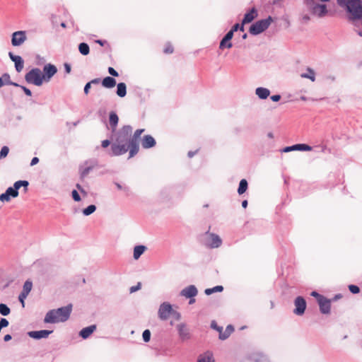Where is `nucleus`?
I'll return each instance as SVG.
<instances>
[{
    "label": "nucleus",
    "instance_id": "f257e3e1",
    "mask_svg": "<svg viewBox=\"0 0 362 362\" xmlns=\"http://www.w3.org/2000/svg\"><path fill=\"white\" fill-rule=\"evenodd\" d=\"M132 134V127L130 125H124L118 131L112 132L110 136L112 141L109 155L110 156H119L124 155L130 151V140Z\"/></svg>",
    "mask_w": 362,
    "mask_h": 362
},
{
    "label": "nucleus",
    "instance_id": "f03ea898",
    "mask_svg": "<svg viewBox=\"0 0 362 362\" xmlns=\"http://www.w3.org/2000/svg\"><path fill=\"white\" fill-rule=\"evenodd\" d=\"M71 311V304L57 309L50 310L46 313L44 322L52 324L64 322L69 318Z\"/></svg>",
    "mask_w": 362,
    "mask_h": 362
},
{
    "label": "nucleus",
    "instance_id": "7ed1b4c3",
    "mask_svg": "<svg viewBox=\"0 0 362 362\" xmlns=\"http://www.w3.org/2000/svg\"><path fill=\"white\" fill-rule=\"evenodd\" d=\"M338 4L345 7L351 15L353 20L362 19V4L361 0H338Z\"/></svg>",
    "mask_w": 362,
    "mask_h": 362
},
{
    "label": "nucleus",
    "instance_id": "20e7f679",
    "mask_svg": "<svg viewBox=\"0 0 362 362\" xmlns=\"http://www.w3.org/2000/svg\"><path fill=\"white\" fill-rule=\"evenodd\" d=\"M329 1V0H304V3L312 14L322 18L327 13V6L324 2Z\"/></svg>",
    "mask_w": 362,
    "mask_h": 362
},
{
    "label": "nucleus",
    "instance_id": "39448f33",
    "mask_svg": "<svg viewBox=\"0 0 362 362\" xmlns=\"http://www.w3.org/2000/svg\"><path fill=\"white\" fill-rule=\"evenodd\" d=\"M272 22L273 18L272 16L259 20L250 25L249 32L252 35H257L266 30Z\"/></svg>",
    "mask_w": 362,
    "mask_h": 362
},
{
    "label": "nucleus",
    "instance_id": "423d86ee",
    "mask_svg": "<svg viewBox=\"0 0 362 362\" xmlns=\"http://www.w3.org/2000/svg\"><path fill=\"white\" fill-rule=\"evenodd\" d=\"M25 80L28 83L33 84L36 86H42L44 81L42 73L38 68H33L29 71L25 76Z\"/></svg>",
    "mask_w": 362,
    "mask_h": 362
},
{
    "label": "nucleus",
    "instance_id": "0eeeda50",
    "mask_svg": "<svg viewBox=\"0 0 362 362\" xmlns=\"http://www.w3.org/2000/svg\"><path fill=\"white\" fill-rule=\"evenodd\" d=\"M144 132V129H136L134 134L131 135L130 151L129 158H132L136 155L139 151V140L141 134Z\"/></svg>",
    "mask_w": 362,
    "mask_h": 362
},
{
    "label": "nucleus",
    "instance_id": "6e6552de",
    "mask_svg": "<svg viewBox=\"0 0 362 362\" xmlns=\"http://www.w3.org/2000/svg\"><path fill=\"white\" fill-rule=\"evenodd\" d=\"M176 329L178 333L180 339L182 341L189 340L192 337L190 330L187 325L184 323H180L176 325Z\"/></svg>",
    "mask_w": 362,
    "mask_h": 362
},
{
    "label": "nucleus",
    "instance_id": "1a4fd4ad",
    "mask_svg": "<svg viewBox=\"0 0 362 362\" xmlns=\"http://www.w3.org/2000/svg\"><path fill=\"white\" fill-rule=\"evenodd\" d=\"M295 308L293 313L296 315L301 316L305 313L307 303L305 298L302 296H298L294 300Z\"/></svg>",
    "mask_w": 362,
    "mask_h": 362
},
{
    "label": "nucleus",
    "instance_id": "9d476101",
    "mask_svg": "<svg viewBox=\"0 0 362 362\" xmlns=\"http://www.w3.org/2000/svg\"><path fill=\"white\" fill-rule=\"evenodd\" d=\"M173 310L172 305L169 303L164 302L161 303L158 312L159 318L161 320H166L171 315Z\"/></svg>",
    "mask_w": 362,
    "mask_h": 362
},
{
    "label": "nucleus",
    "instance_id": "9b49d317",
    "mask_svg": "<svg viewBox=\"0 0 362 362\" xmlns=\"http://www.w3.org/2000/svg\"><path fill=\"white\" fill-rule=\"evenodd\" d=\"M27 40L25 31H16L12 34L11 44L14 47L23 45Z\"/></svg>",
    "mask_w": 362,
    "mask_h": 362
},
{
    "label": "nucleus",
    "instance_id": "f8f14e48",
    "mask_svg": "<svg viewBox=\"0 0 362 362\" xmlns=\"http://www.w3.org/2000/svg\"><path fill=\"white\" fill-rule=\"evenodd\" d=\"M57 67L52 64H45L43 67L42 77L44 81L49 82L51 78L57 74Z\"/></svg>",
    "mask_w": 362,
    "mask_h": 362
},
{
    "label": "nucleus",
    "instance_id": "ddd939ff",
    "mask_svg": "<svg viewBox=\"0 0 362 362\" xmlns=\"http://www.w3.org/2000/svg\"><path fill=\"white\" fill-rule=\"evenodd\" d=\"M241 362H272L267 356L261 354H253L243 358Z\"/></svg>",
    "mask_w": 362,
    "mask_h": 362
},
{
    "label": "nucleus",
    "instance_id": "4468645a",
    "mask_svg": "<svg viewBox=\"0 0 362 362\" xmlns=\"http://www.w3.org/2000/svg\"><path fill=\"white\" fill-rule=\"evenodd\" d=\"M206 235H209V240L206 243L207 247L210 248H218L222 244L221 238L216 234L214 233L206 232Z\"/></svg>",
    "mask_w": 362,
    "mask_h": 362
},
{
    "label": "nucleus",
    "instance_id": "2eb2a0df",
    "mask_svg": "<svg viewBox=\"0 0 362 362\" xmlns=\"http://www.w3.org/2000/svg\"><path fill=\"white\" fill-rule=\"evenodd\" d=\"M320 311L322 314L329 315L331 312L332 300L324 296L317 302Z\"/></svg>",
    "mask_w": 362,
    "mask_h": 362
},
{
    "label": "nucleus",
    "instance_id": "dca6fc26",
    "mask_svg": "<svg viewBox=\"0 0 362 362\" xmlns=\"http://www.w3.org/2000/svg\"><path fill=\"white\" fill-rule=\"evenodd\" d=\"M312 146L305 144H297L284 148L281 151L288 153L293 151H308L312 150Z\"/></svg>",
    "mask_w": 362,
    "mask_h": 362
},
{
    "label": "nucleus",
    "instance_id": "f3484780",
    "mask_svg": "<svg viewBox=\"0 0 362 362\" xmlns=\"http://www.w3.org/2000/svg\"><path fill=\"white\" fill-rule=\"evenodd\" d=\"M18 191H16L13 187H9L7 188L4 193H2L0 195V201L2 202H9L11 198H16L18 196Z\"/></svg>",
    "mask_w": 362,
    "mask_h": 362
},
{
    "label": "nucleus",
    "instance_id": "a211bd4d",
    "mask_svg": "<svg viewBox=\"0 0 362 362\" xmlns=\"http://www.w3.org/2000/svg\"><path fill=\"white\" fill-rule=\"evenodd\" d=\"M198 294V290L194 285H189L184 288L180 293L181 296L186 298H194Z\"/></svg>",
    "mask_w": 362,
    "mask_h": 362
},
{
    "label": "nucleus",
    "instance_id": "6ab92c4d",
    "mask_svg": "<svg viewBox=\"0 0 362 362\" xmlns=\"http://www.w3.org/2000/svg\"><path fill=\"white\" fill-rule=\"evenodd\" d=\"M9 58L15 64V68L17 72H21L24 66V61L21 56L15 55L12 52L8 53Z\"/></svg>",
    "mask_w": 362,
    "mask_h": 362
},
{
    "label": "nucleus",
    "instance_id": "aec40b11",
    "mask_svg": "<svg viewBox=\"0 0 362 362\" xmlns=\"http://www.w3.org/2000/svg\"><path fill=\"white\" fill-rule=\"evenodd\" d=\"M52 330H39V331H30L28 332V335L35 339H40L42 338H47L48 336L52 332Z\"/></svg>",
    "mask_w": 362,
    "mask_h": 362
},
{
    "label": "nucleus",
    "instance_id": "412c9836",
    "mask_svg": "<svg viewBox=\"0 0 362 362\" xmlns=\"http://www.w3.org/2000/svg\"><path fill=\"white\" fill-rule=\"evenodd\" d=\"M141 146L144 148H150L156 146L155 139L151 135H145L141 141Z\"/></svg>",
    "mask_w": 362,
    "mask_h": 362
},
{
    "label": "nucleus",
    "instance_id": "4be33fe9",
    "mask_svg": "<svg viewBox=\"0 0 362 362\" xmlns=\"http://www.w3.org/2000/svg\"><path fill=\"white\" fill-rule=\"evenodd\" d=\"M257 16V11L255 8H252L249 12L244 15L243 25L251 23Z\"/></svg>",
    "mask_w": 362,
    "mask_h": 362
},
{
    "label": "nucleus",
    "instance_id": "5701e85b",
    "mask_svg": "<svg viewBox=\"0 0 362 362\" xmlns=\"http://www.w3.org/2000/svg\"><path fill=\"white\" fill-rule=\"evenodd\" d=\"M95 325H92L84 327L79 332V336L83 339H86L94 332V331H95Z\"/></svg>",
    "mask_w": 362,
    "mask_h": 362
},
{
    "label": "nucleus",
    "instance_id": "b1692460",
    "mask_svg": "<svg viewBox=\"0 0 362 362\" xmlns=\"http://www.w3.org/2000/svg\"><path fill=\"white\" fill-rule=\"evenodd\" d=\"M119 117L116 112H110L109 115V123L112 129V132H115L118 124Z\"/></svg>",
    "mask_w": 362,
    "mask_h": 362
},
{
    "label": "nucleus",
    "instance_id": "393cba45",
    "mask_svg": "<svg viewBox=\"0 0 362 362\" xmlns=\"http://www.w3.org/2000/svg\"><path fill=\"white\" fill-rule=\"evenodd\" d=\"M255 94L261 100L267 99L270 95V90L264 87H258L255 89Z\"/></svg>",
    "mask_w": 362,
    "mask_h": 362
},
{
    "label": "nucleus",
    "instance_id": "a878e982",
    "mask_svg": "<svg viewBox=\"0 0 362 362\" xmlns=\"http://www.w3.org/2000/svg\"><path fill=\"white\" fill-rule=\"evenodd\" d=\"M197 362H215L213 354L210 351H206L198 356Z\"/></svg>",
    "mask_w": 362,
    "mask_h": 362
},
{
    "label": "nucleus",
    "instance_id": "bb28decb",
    "mask_svg": "<svg viewBox=\"0 0 362 362\" xmlns=\"http://www.w3.org/2000/svg\"><path fill=\"white\" fill-rule=\"evenodd\" d=\"M233 331L234 327H233V325H228L224 331L223 329L221 331V332L219 333L218 338L221 340H225L230 337V335L233 332Z\"/></svg>",
    "mask_w": 362,
    "mask_h": 362
},
{
    "label": "nucleus",
    "instance_id": "cd10ccee",
    "mask_svg": "<svg viewBox=\"0 0 362 362\" xmlns=\"http://www.w3.org/2000/svg\"><path fill=\"white\" fill-rule=\"evenodd\" d=\"M147 250V247L145 245H136L134 247V253L133 257L134 259L137 260L139 257L144 254V252Z\"/></svg>",
    "mask_w": 362,
    "mask_h": 362
},
{
    "label": "nucleus",
    "instance_id": "c85d7f7f",
    "mask_svg": "<svg viewBox=\"0 0 362 362\" xmlns=\"http://www.w3.org/2000/svg\"><path fill=\"white\" fill-rule=\"evenodd\" d=\"M102 86L107 88H112L116 85V80L111 76H106L102 81Z\"/></svg>",
    "mask_w": 362,
    "mask_h": 362
},
{
    "label": "nucleus",
    "instance_id": "c756f323",
    "mask_svg": "<svg viewBox=\"0 0 362 362\" xmlns=\"http://www.w3.org/2000/svg\"><path fill=\"white\" fill-rule=\"evenodd\" d=\"M117 95L120 98H124L127 95V86L121 82L117 84Z\"/></svg>",
    "mask_w": 362,
    "mask_h": 362
},
{
    "label": "nucleus",
    "instance_id": "7c9ffc66",
    "mask_svg": "<svg viewBox=\"0 0 362 362\" xmlns=\"http://www.w3.org/2000/svg\"><path fill=\"white\" fill-rule=\"evenodd\" d=\"M300 77L303 78H308L311 81L314 82L315 81V72L313 69L308 67L306 72L301 74Z\"/></svg>",
    "mask_w": 362,
    "mask_h": 362
},
{
    "label": "nucleus",
    "instance_id": "2f4dec72",
    "mask_svg": "<svg viewBox=\"0 0 362 362\" xmlns=\"http://www.w3.org/2000/svg\"><path fill=\"white\" fill-rule=\"evenodd\" d=\"M94 165H89V166H81L80 168V175L82 179L85 178L90 172L93 169Z\"/></svg>",
    "mask_w": 362,
    "mask_h": 362
},
{
    "label": "nucleus",
    "instance_id": "473e14b6",
    "mask_svg": "<svg viewBox=\"0 0 362 362\" xmlns=\"http://www.w3.org/2000/svg\"><path fill=\"white\" fill-rule=\"evenodd\" d=\"M248 183L245 179H242L240 181L239 186L238 188V193L240 195L245 193L247 189Z\"/></svg>",
    "mask_w": 362,
    "mask_h": 362
},
{
    "label": "nucleus",
    "instance_id": "72a5a7b5",
    "mask_svg": "<svg viewBox=\"0 0 362 362\" xmlns=\"http://www.w3.org/2000/svg\"><path fill=\"white\" fill-rule=\"evenodd\" d=\"M28 185L29 182L27 180H18L13 184V187L16 189V191H18L21 187H23L25 188V191H27V187Z\"/></svg>",
    "mask_w": 362,
    "mask_h": 362
},
{
    "label": "nucleus",
    "instance_id": "f704fd0d",
    "mask_svg": "<svg viewBox=\"0 0 362 362\" xmlns=\"http://www.w3.org/2000/svg\"><path fill=\"white\" fill-rule=\"evenodd\" d=\"M78 50L83 55H88L90 52L89 45L86 42H81L78 45Z\"/></svg>",
    "mask_w": 362,
    "mask_h": 362
},
{
    "label": "nucleus",
    "instance_id": "c9c22d12",
    "mask_svg": "<svg viewBox=\"0 0 362 362\" xmlns=\"http://www.w3.org/2000/svg\"><path fill=\"white\" fill-rule=\"evenodd\" d=\"M223 290V287L222 286H216L213 288H206L204 291L206 295H211L215 292H221Z\"/></svg>",
    "mask_w": 362,
    "mask_h": 362
},
{
    "label": "nucleus",
    "instance_id": "e433bc0d",
    "mask_svg": "<svg viewBox=\"0 0 362 362\" xmlns=\"http://www.w3.org/2000/svg\"><path fill=\"white\" fill-rule=\"evenodd\" d=\"M96 210V206L94 204H90L86 208L83 209V214L86 216H88L93 213H94Z\"/></svg>",
    "mask_w": 362,
    "mask_h": 362
},
{
    "label": "nucleus",
    "instance_id": "4c0bfd02",
    "mask_svg": "<svg viewBox=\"0 0 362 362\" xmlns=\"http://www.w3.org/2000/svg\"><path fill=\"white\" fill-rule=\"evenodd\" d=\"M32 287H33L32 281L27 280V281H25V282L23 284L22 292L28 295L29 293L30 292V291L32 290Z\"/></svg>",
    "mask_w": 362,
    "mask_h": 362
},
{
    "label": "nucleus",
    "instance_id": "58836bf2",
    "mask_svg": "<svg viewBox=\"0 0 362 362\" xmlns=\"http://www.w3.org/2000/svg\"><path fill=\"white\" fill-rule=\"evenodd\" d=\"M233 47V44L228 41V40L225 39L224 37L222 38V40L220 42L219 48L221 49H223L224 48H231Z\"/></svg>",
    "mask_w": 362,
    "mask_h": 362
},
{
    "label": "nucleus",
    "instance_id": "ea45409f",
    "mask_svg": "<svg viewBox=\"0 0 362 362\" xmlns=\"http://www.w3.org/2000/svg\"><path fill=\"white\" fill-rule=\"evenodd\" d=\"M11 312L10 308L4 303H0V314L3 316H7Z\"/></svg>",
    "mask_w": 362,
    "mask_h": 362
},
{
    "label": "nucleus",
    "instance_id": "a19ab883",
    "mask_svg": "<svg viewBox=\"0 0 362 362\" xmlns=\"http://www.w3.org/2000/svg\"><path fill=\"white\" fill-rule=\"evenodd\" d=\"M8 78H10V75L6 73L0 77V88L4 85H8Z\"/></svg>",
    "mask_w": 362,
    "mask_h": 362
},
{
    "label": "nucleus",
    "instance_id": "79ce46f5",
    "mask_svg": "<svg viewBox=\"0 0 362 362\" xmlns=\"http://www.w3.org/2000/svg\"><path fill=\"white\" fill-rule=\"evenodd\" d=\"M8 152H9L8 147L6 146H3L0 151V159L6 158L7 156Z\"/></svg>",
    "mask_w": 362,
    "mask_h": 362
},
{
    "label": "nucleus",
    "instance_id": "37998d69",
    "mask_svg": "<svg viewBox=\"0 0 362 362\" xmlns=\"http://www.w3.org/2000/svg\"><path fill=\"white\" fill-rule=\"evenodd\" d=\"M143 340L145 342H148L151 339V332L148 329H145L142 334Z\"/></svg>",
    "mask_w": 362,
    "mask_h": 362
},
{
    "label": "nucleus",
    "instance_id": "c03bdc74",
    "mask_svg": "<svg viewBox=\"0 0 362 362\" xmlns=\"http://www.w3.org/2000/svg\"><path fill=\"white\" fill-rule=\"evenodd\" d=\"M349 290L353 294H357V293H358L360 292L359 287L358 286L354 285V284H351V285L349 286Z\"/></svg>",
    "mask_w": 362,
    "mask_h": 362
},
{
    "label": "nucleus",
    "instance_id": "a18cd8bd",
    "mask_svg": "<svg viewBox=\"0 0 362 362\" xmlns=\"http://www.w3.org/2000/svg\"><path fill=\"white\" fill-rule=\"evenodd\" d=\"M211 327L213 329L216 330L218 332V333L221 332V330H223V327L218 326L215 320H212L211 322Z\"/></svg>",
    "mask_w": 362,
    "mask_h": 362
},
{
    "label": "nucleus",
    "instance_id": "49530a36",
    "mask_svg": "<svg viewBox=\"0 0 362 362\" xmlns=\"http://www.w3.org/2000/svg\"><path fill=\"white\" fill-rule=\"evenodd\" d=\"M163 52L165 54H172L173 52V47L170 43H168L165 45Z\"/></svg>",
    "mask_w": 362,
    "mask_h": 362
},
{
    "label": "nucleus",
    "instance_id": "de8ad7c7",
    "mask_svg": "<svg viewBox=\"0 0 362 362\" xmlns=\"http://www.w3.org/2000/svg\"><path fill=\"white\" fill-rule=\"evenodd\" d=\"M71 196L75 202H80L81 199L78 192L76 189L71 192Z\"/></svg>",
    "mask_w": 362,
    "mask_h": 362
},
{
    "label": "nucleus",
    "instance_id": "09e8293b",
    "mask_svg": "<svg viewBox=\"0 0 362 362\" xmlns=\"http://www.w3.org/2000/svg\"><path fill=\"white\" fill-rule=\"evenodd\" d=\"M310 296L315 298L317 302L324 297V296L320 294L315 291H312Z\"/></svg>",
    "mask_w": 362,
    "mask_h": 362
},
{
    "label": "nucleus",
    "instance_id": "8fccbe9b",
    "mask_svg": "<svg viewBox=\"0 0 362 362\" xmlns=\"http://www.w3.org/2000/svg\"><path fill=\"white\" fill-rule=\"evenodd\" d=\"M28 295H27L26 293H23L21 291V293H20L19 296H18V300H20V302L22 303V305L23 307L25 306V302H24V300L26 298V297L28 296Z\"/></svg>",
    "mask_w": 362,
    "mask_h": 362
},
{
    "label": "nucleus",
    "instance_id": "3c124183",
    "mask_svg": "<svg viewBox=\"0 0 362 362\" xmlns=\"http://www.w3.org/2000/svg\"><path fill=\"white\" fill-rule=\"evenodd\" d=\"M141 284L140 282H139L136 286L130 287L129 292L131 293H134V292L139 291L141 288Z\"/></svg>",
    "mask_w": 362,
    "mask_h": 362
},
{
    "label": "nucleus",
    "instance_id": "603ef678",
    "mask_svg": "<svg viewBox=\"0 0 362 362\" xmlns=\"http://www.w3.org/2000/svg\"><path fill=\"white\" fill-rule=\"evenodd\" d=\"M171 315L176 320H180L181 319V314L176 310H173V313H171Z\"/></svg>",
    "mask_w": 362,
    "mask_h": 362
},
{
    "label": "nucleus",
    "instance_id": "864d4df0",
    "mask_svg": "<svg viewBox=\"0 0 362 362\" xmlns=\"http://www.w3.org/2000/svg\"><path fill=\"white\" fill-rule=\"evenodd\" d=\"M108 73L112 76L117 77L119 76L118 72L112 67L108 68Z\"/></svg>",
    "mask_w": 362,
    "mask_h": 362
},
{
    "label": "nucleus",
    "instance_id": "5fc2aeb1",
    "mask_svg": "<svg viewBox=\"0 0 362 362\" xmlns=\"http://www.w3.org/2000/svg\"><path fill=\"white\" fill-rule=\"evenodd\" d=\"M8 321L6 318H1L0 320V326L3 328L7 327L8 325Z\"/></svg>",
    "mask_w": 362,
    "mask_h": 362
},
{
    "label": "nucleus",
    "instance_id": "6e6d98bb",
    "mask_svg": "<svg viewBox=\"0 0 362 362\" xmlns=\"http://www.w3.org/2000/svg\"><path fill=\"white\" fill-rule=\"evenodd\" d=\"M233 31H231L230 30L225 35V36L223 37L225 39L228 40V41H230L233 37Z\"/></svg>",
    "mask_w": 362,
    "mask_h": 362
},
{
    "label": "nucleus",
    "instance_id": "4d7b16f0",
    "mask_svg": "<svg viewBox=\"0 0 362 362\" xmlns=\"http://www.w3.org/2000/svg\"><path fill=\"white\" fill-rule=\"evenodd\" d=\"M310 20V17L308 14H305L301 18V21L303 23H308Z\"/></svg>",
    "mask_w": 362,
    "mask_h": 362
},
{
    "label": "nucleus",
    "instance_id": "13d9d810",
    "mask_svg": "<svg viewBox=\"0 0 362 362\" xmlns=\"http://www.w3.org/2000/svg\"><path fill=\"white\" fill-rule=\"evenodd\" d=\"M21 88L24 91V93L26 95H28V96L32 95V92L30 89H28V88H26L25 86H21Z\"/></svg>",
    "mask_w": 362,
    "mask_h": 362
},
{
    "label": "nucleus",
    "instance_id": "bf43d9fd",
    "mask_svg": "<svg viewBox=\"0 0 362 362\" xmlns=\"http://www.w3.org/2000/svg\"><path fill=\"white\" fill-rule=\"evenodd\" d=\"M110 145V141L108 140V139H105V140H103L101 142V146L104 148H107V146H109Z\"/></svg>",
    "mask_w": 362,
    "mask_h": 362
},
{
    "label": "nucleus",
    "instance_id": "052dcab7",
    "mask_svg": "<svg viewBox=\"0 0 362 362\" xmlns=\"http://www.w3.org/2000/svg\"><path fill=\"white\" fill-rule=\"evenodd\" d=\"M283 2H284V0H273L272 4L274 6L281 7Z\"/></svg>",
    "mask_w": 362,
    "mask_h": 362
},
{
    "label": "nucleus",
    "instance_id": "680f3d73",
    "mask_svg": "<svg viewBox=\"0 0 362 362\" xmlns=\"http://www.w3.org/2000/svg\"><path fill=\"white\" fill-rule=\"evenodd\" d=\"M90 86H91V83H90V82H88V83L85 85V86H84V89H83V90H84V93H85V94H86V95H87V94L89 93V90H90Z\"/></svg>",
    "mask_w": 362,
    "mask_h": 362
},
{
    "label": "nucleus",
    "instance_id": "e2e57ef3",
    "mask_svg": "<svg viewBox=\"0 0 362 362\" xmlns=\"http://www.w3.org/2000/svg\"><path fill=\"white\" fill-rule=\"evenodd\" d=\"M64 70L66 71V74H69L71 71V65L68 63H65L64 64Z\"/></svg>",
    "mask_w": 362,
    "mask_h": 362
},
{
    "label": "nucleus",
    "instance_id": "0e129e2a",
    "mask_svg": "<svg viewBox=\"0 0 362 362\" xmlns=\"http://www.w3.org/2000/svg\"><path fill=\"white\" fill-rule=\"evenodd\" d=\"M281 99L280 95H274L271 96V100L274 102H278Z\"/></svg>",
    "mask_w": 362,
    "mask_h": 362
},
{
    "label": "nucleus",
    "instance_id": "69168bd1",
    "mask_svg": "<svg viewBox=\"0 0 362 362\" xmlns=\"http://www.w3.org/2000/svg\"><path fill=\"white\" fill-rule=\"evenodd\" d=\"M39 163V158L37 157H33L30 162V165L33 166Z\"/></svg>",
    "mask_w": 362,
    "mask_h": 362
},
{
    "label": "nucleus",
    "instance_id": "338daca9",
    "mask_svg": "<svg viewBox=\"0 0 362 362\" xmlns=\"http://www.w3.org/2000/svg\"><path fill=\"white\" fill-rule=\"evenodd\" d=\"M240 28V24L239 23H235L233 25V27L231 28L230 30L233 31V33H234L235 32L238 31V29Z\"/></svg>",
    "mask_w": 362,
    "mask_h": 362
},
{
    "label": "nucleus",
    "instance_id": "774afa93",
    "mask_svg": "<svg viewBox=\"0 0 362 362\" xmlns=\"http://www.w3.org/2000/svg\"><path fill=\"white\" fill-rule=\"evenodd\" d=\"M342 297L341 294L339 293V294H337L334 296V298L332 300V301H336L339 299H340Z\"/></svg>",
    "mask_w": 362,
    "mask_h": 362
}]
</instances>
